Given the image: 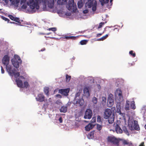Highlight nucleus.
Instances as JSON below:
<instances>
[{
  "label": "nucleus",
  "instance_id": "50",
  "mask_svg": "<svg viewBox=\"0 0 146 146\" xmlns=\"http://www.w3.org/2000/svg\"><path fill=\"white\" fill-rule=\"evenodd\" d=\"M94 133V131H92L89 134V135L90 137L91 138L93 137Z\"/></svg>",
  "mask_w": 146,
  "mask_h": 146
},
{
  "label": "nucleus",
  "instance_id": "43",
  "mask_svg": "<svg viewBox=\"0 0 146 146\" xmlns=\"http://www.w3.org/2000/svg\"><path fill=\"white\" fill-rule=\"evenodd\" d=\"M102 127V125H100L98 124H97V129L98 131L100 130L101 129Z\"/></svg>",
  "mask_w": 146,
  "mask_h": 146
},
{
  "label": "nucleus",
  "instance_id": "12",
  "mask_svg": "<svg viewBox=\"0 0 146 146\" xmlns=\"http://www.w3.org/2000/svg\"><path fill=\"white\" fill-rule=\"evenodd\" d=\"M7 71L8 72L10 75H12L13 74V71H15V69H12L11 66L8 64L5 65Z\"/></svg>",
  "mask_w": 146,
  "mask_h": 146
},
{
  "label": "nucleus",
  "instance_id": "28",
  "mask_svg": "<svg viewBox=\"0 0 146 146\" xmlns=\"http://www.w3.org/2000/svg\"><path fill=\"white\" fill-rule=\"evenodd\" d=\"M15 71H13V74H12V75H10V76H13V75H14V77L15 78H17V77L19 76L20 75V73L19 72H17L15 73Z\"/></svg>",
  "mask_w": 146,
  "mask_h": 146
},
{
  "label": "nucleus",
  "instance_id": "45",
  "mask_svg": "<svg viewBox=\"0 0 146 146\" xmlns=\"http://www.w3.org/2000/svg\"><path fill=\"white\" fill-rule=\"evenodd\" d=\"M104 24L105 23L103 22L100 23L98 27V29H99L101 28L102 27V26L104 25Z\"/></svg>",
  "mask_w": 146,
  "mask_h": 146
},
{
  "label": "nucleus",
  "instance_id": "2",
  "mask_svg": "<svg viewBox=\"0 0 146 146\" xmlns=\"http://www.w3.org/2000/svg\"><path fill=\"white\" fill-rule=\"evenodd\" d=\"M104 117L105 119H108V121L109 123H112L114 120V111L109 108L106 109L104 111Z\"/></svg>",
  "mask_w": 146,
  "mask_h": 146
},
{
  "label": "nucleus",
  "instance_id": "4",
  "mask_svg": "<svg viewBox=\"0 0 146 146\" xmlns=\"http://www.w3.org/2000/svg\"><path fill=\"white\" fill-rule=\"evenodd\" d=\"M12 63L13 66L17 68L19 67V64L22 61L20 57L17 55H15V58L12 59Z\"/></svg>",
  "mask_w": 146,
  "mask_h": 146
},
{
  "label": "nucleus",
  "instance_id": "33",
  "mask_svg": "<svg viewBox=\"0 0 146 146\" xmlns=\"http://www.w3.org/2000/svg\"><path fill=\"white\" fill-rule=\"evenodd\" d=\"M83 4L81 1H79L78 3V7L80 9L83 6Z\"/></svg>",
  "mask_w": 146,
  "mask_h": 146
},
{
  "label": "nucleus",
  "instance_id": "35",
  "mask_svg": "<svg viewBox=\"0 0 146 146\" xmlns=\"http://www.w3.org/2000/svg\"><path fill=\"white\" fill-rule=\"evenodd\" d=\"M49 88L48 87H46L44 88V93L47 95H48L49 94Z\"/></svg>",
  "mask_w": 146,
  "mask_h": 146
},
{
  "label": "nucleus",
  "instance_id": "14",
  "mask_svg": "<svg viewBox=\"0 0 146 146\" xmlns=\"http://www.w3.org/2000/svg\"><path fill=\"white\" fill-rule=\"evenodd\" d=\"M56 1V0H48L46 5L47 4L49 8H53L54 7V2Z\"/></svg>",
  "mask_w": 146,
  "mask_h": 146
},
{
  "label": "nucleus",
  "instance_id": "55",
  "mask_svg": "<svg viewBox=\"0 0 146 146\" xmlns=\"http://www.w3.org/2000/svg\"><path fill=\"white\" fill-rule=\"evenodd\" d=\"M58 120L60 123H62V118L61 117H60L59 118Z\"/></svg>",
  "mask_w": 146,
  "mask_h": 146
},
{
  "label": "nucleus",
  "instance_id": "3",
  "mask_svg": "<svg viewBox=\"0 0 146 146\" xmlns=\"http://www.w3.org/2000/svg\"><path fill=\"white\" fill-rule=\"evenodd\" d=\"M66 7L69 11L72 10L75 12L77 10L76 4L74 3V0H69L68 4L66 5Z\"/></svg>",
  "mask_w": 146,
  "mask_h": 146
},
{
  "label": "nucleus",
  "instance_id": "23",
  "mask_svg": "<svg viewBox=\"0 0 146 146\" xmlns=\"http://www.w3.org/2000/svg\"><path fill=\"white\" fill-rule=\"evenodd\" d=\"M83 91L84 93L85 96H89L90 93L88 88L87 87H85L84 88Z\"/></svg>",
  "mask_w": 146,
  "mask_h": 146
},
{
  "label": "nucleus",
  "instance_id": "11",
  "mask_svg": "<svg viewBox=\"0 0 146 146\" xmlns=\"http://www.w3.org/2000/svg\"><path fill=\"white\" fill-rule=\"evenodd\" d=\"M45 97L42 94H38L36 98V100L40 102H42L44 100Z\"/></svg>",
  "mask_w": 146,
  "mask_h": 146
},
{
  "label": "nucleus",
  "instance_id": "17",
  "mask_svg": "<svg viewBox=\"0 0 146 146\" xmlns=\"http://www.w3.org/2000/svg\"><path fill=\"white\" fill-rule=\"evenodd\" d=\"M16 81L18 86L19 88H23V82L22 80L19 78L16 79Z\"/></svg>",
  "mask_w": 146,
  "mask_h": 146
},
{
  "label": "nucleus",
  "instance_id": "1",
  "mask_svg": "<svg viewBox=\"0 0 146 146\" xmlns=\"http://www.w3.org/2000/svg\"><path fill=\"white\" fill-rule=\"evenodd\" d=\"M27 0H21L20 4L22 5V9H25L27 8V6L28 5L32 11H34V10H35V9L36 10L39 9V3H42L43 4V6L45 7L46 6V3L48 1V0H28V1H27Z\"/></svg>",
  "mask_w": 146,
  "mask_h": 146
},
{
  "label": "nucleus",
  "instance_id": "64",
  "mask_svg": "<svg viewBox=\"0 0 146 146\" xmlns=\"http://www.w3.org/2000/svg\"><path fill=\"white\" fill-rule=\"evenodd\" d=\"M40 34H41V35H46V34L45 33H40Z\"/></svg>",
  "mask_w": 146,
  "mask_h": 146
},
{
  "label": "nucleus",
  "instance_id": "31",
  "mask_svg": "<svg viewBox=\"0 0 146 146\" xmlns=\"http://www.w3.org/2000/svg\"><path fill=\"white\" fill-rule=\"evenodd\" d=\"M123 131L126 134L128 135H129V133L126 127H123Z\"/></svg>",
  "mask_w": 146,
  "mask_h": 146
},
{
  "label": "nucleus",
  "instance_id": "16",
  "mask_svg": "<svg viewBox=\"0 0 146 146\" xmlns=\"http://www.w3.org/2000/svg\"><path fill=\"white\" fill-rule=\"evenodd\" d=\"M84 103V100L82 99H80L77 100L74 104L76 106H82Z\"/></svg>",
  "mask_w": 146,
  "mask_h": 146
},
{
  "label": "nucleus",
  "instance_id": "25",
  "mask_svg": "<svg viewBox=\"0 0 146 146\" xmlns=\"http://www.w3.org/2000/svg\"><path fill=\"white\" fill-rule=\"evenodd\" d=\"M67 0H62L61 1V0H58L57 3L59 5H63L66 3Z\"/></svg>",
  "mask_w": 146,
  "mask_h": 146
},
{
  "label": "nucleus",
  "instance_id": "37",
  "mask_svg": "<svg viewBox=\"0 0 146 146\" xmlns=\"http://www.w3.org/2000/svg\"><path fill=\"white\" fill-rule=\"evenodd\" d=\"M122 143L123 144L125 145H128L129 144V142L128 141L125 140H122Z\"/></svg>",
  "mask_w": 146,
  "mask_h": 146
},
{
  "label": "nucleus",
  "instance_id": "49",
  "mask_svg": "<svg viewBox=\"0 0 146 146\" xmlns=\"http://www.w3.org/2000/svg\"><path fill=\"white\" fill-rule=\"evenodd\" d=\"M8 17H9L10 19L13 21H14V19H15V17L13 16V15H9L8 16Z\"/></svg>",
  "mask_w": 146,
  "mask_h": 146
},
{
  "label": "nucleus",
  "instance_id": "22",
  "mask_svg": "<svg viewBox=\"0 0 146 146\" xmlns=\"http://www.w3.org/2000/svg\"><path fill=\"white\" fill-rule=\"evenodd\" d=\"M134 129L136 130H139L140 129V128L138 124V122L137 121L134 120Z\"/></svg>",
  "mask_w": 146,
  "mask_h": 146
},
{
  "label": "nucleus",
  "instance_id": "21",
  "mask_svg": "<svg viewBox=\"0 0 146 146\" xmlns=\"http://www.w3.org/2000/svg\"><path fill=\"white\" fill-rule=\"evenodd\" d=\"M11 4L15 6H18L20 0H10Z\"/></svg>",
  "mask_w": 146,
  "mask_h": 146
},
{
  "label": "nucleus",
  "instance_id": "60",
  "mask_svg": "<svg viewBox=\"0 0 146 146\" xmlns=\"http://www.w3.org/2000/svg\"><path fill=\"white\" fill-rule=\"evenodd\" d=\"M113 0H110V3H111V5H112V2L113 1Z\"/></svg>",
  "mask_w": 146,
  "mask_h": 146
},
{
  "label": "nucleus",
  "instance_id": "6",
  "mask_svg": "<svg viewBox=\"0 0 146 146\" xmlns=\"http://www.w3.org/2000/svg\"><path fill=\"white\" fill-rule=\"evenodd\" d=\"M92 115V111L90 109H87L85 112L84 116V118L85 119H90Z\"/></svg>",
  "mask_w": 146,
  "mask_h": 146
},
{
  "label": "nucleus",
  "instance_id": "20",
  "mask_svg": "<svg viewBox=\"0 0 146 146\" xmlns=\"http://www.w3.org/2000/svg\"><path fill=\"white\" fill-rule=\"evenodd\" d=\"M94 126V125L92 124L91 123H90L85 127V130L86 131H89L90 130L92 129Z\"/></svg>",
  "mask_w": 146,
  "mask_h": 146
},
{
  "label": "nucleus",
  "instance_id": "29",
  "mask_svg": "<svg viewBox=\"0 0 146 146\" xmlns=\"http://www.w3.org/2000/svg\"><path fill=\"white\" fill-rule=\"evenodd\" d=\"M130 105L131 108V109L134 110L136 108V106L134 101H132L131 102Z\"/></svg>",
  "mask_w": 146,
  "mask_h": 146
},
{
  "label": "nucleus",
  "instance_id": "41",
  "mask_svg": "<svg viewBox=\"0 0 146 146\" xmlns=\"http://www.w3.org/2000/svg\"><path fill=\"white\" fill-rule=\"evenodd\" d=\"M14 20V21H15L16 22H17L19 24H21V23L20 22L19 18L15 17V19Z\"/></svg>",
  "mask_w": 146,
  "mask_h": 146
},
{
  "label": "nucleus",
  "instance_id": "56",
  "mask_svg": "<svg viewBox=\"0 0 146 146\" xmlns=\"http://www.w3.org/2000/svg\"><path fill=\"white\" fill-rule=\"evenodd\" d=\"M56 97H58L59 98H62L61 96L59 94H57L56 95Z\"/></svg>",
  "mask_w": 146,
  "mask_h": 146
},
{
  "label": "nucleus",
  "instance_id": "8",
  "mask_svg": "<svg viewBox=\"0 0 146 146\" xmlns=\"http://www.w3.org/2000/svg\"><path fill=\"white\" fill-rule=\"evenodd\" d=\"M70 88H67L64 89H60L58 90L59 93L64 96H67L69 92Z\"/></svg>",
  "mask_w": 146,
  "mask_h": 146
},
{
  "label": "nucleus",
  "instance_id": "19",
  "mask_svg": "<svg viewBox=\"0 0 146 146\" xmlns=\"http://www.w3.org/2000/svg\"><path fill=\"white\" fill-rule=\"evenodd\" d=\"M70 104H69V103H68L66 105L67 106H62L61 108H60V111L61 112H66L67 110V106H68V105L70 106Z\"/></svg>",
  "mask_w": 146,
  "mask_h": 146
},
{
  "label": "nucleus",
  "instance_id": "40",
  "mask_svg": "<svg viewBox=\"0 0 146 146\" xmlns=\"http://www.w3.org/2000/svg\"><path fill=\"white\" fill-rule=\"evenodd\" d=\"M117 110H116V112L117 113H118L119 114H121V111L120 110V109L121 108L120 106V105L119 106L118 108H117Z\"/></svg>",
  "mask_w": 146,
  "mask_h": 146
},
{
  "label": "nucleus",
  "instance_id": "57",
  "mask_svg": "<svg viewBox=\"0 0 146 146\" xmlns=\"http://www.w3.org/2000/svg\"><path fill=\"white\" fill-rule=\"evenodd\" d=\"M102 33H98L97 35L96 36L97 37H100L102 35Z\"/></svg>",
  "mask_w": 146,
  "mask_h": 146
},
{
  "label": "nucleus",
  "instance_id": "52",
  "mask_svg": "<svg viewBox=\"0 0 146 146\" xmlns=\"http://www.w3.org/2000/svg\"><path fill=\"white\" fill-rule=\"evenodd\" d=\"M80 94V93L79 92H78L76 93V94L75 96L76 97H77L79 96Z\"/></svg>",
  "mask_w": 146,
  "mask_h": 146
},
{
  "label": "nucleus",
  "instance_id": "36",
  "mask_svg": "<svg viewBox=\"0 0 146 146\" xmlns=\"http://www.w3.org/2000/svg\"><path fill=\"white\" fill-rule=\"evenodd\" d=\"M92 102L94 104H96L97 103V99L96 97H93L92 99Z\"/></svg>",
  "mask_w": 146,
  "mask_h": 146
},
{
  "label": "nucleus",
  "instance_id": "15",
  "mask_svg": "<svg viewBox=\"0 0 146 146\" xmlns=\"http://www.w3.org/2000/svg\"><path fill=\"white\" fill-rule=\"evenodd\" d=\"M134 120H129L128 122V125L129 129L133 131L134 130Z\"/></svg>",
  "mask_w": 146,
  "mask_h": 146
},
{
  "label": "nucleus",
  "instance_id": "62",
  "mask_svg": "<svg viewBox=\"0 0 146 146\" xmlns=\"http://www.w3.org/2000/svg\"><path fill=\"white\" fill-rule=\"evenodd\" d=\"M109 1V0H106V3H107Z\"/></svg>",
  "mask_w": 146,
  "mask_h": 146
},
{
  "label": "nucleus",
  "instance_id": "9",
  "mask_svg": "<svg viewBox=\"0 0 146 146\" xmlns=\"http://www.w3.org/2000/svg\"><path fill=\"white\" fill-rule=\"evenodd\" d=\"M10 60V57L8 55L4 56L2 60V62L5 65L8 64Z\"/></svg>",
  "mask_w": 146,
  "mask_h": 146
},
{
  "label": "nucleus",
  "instance_id": "10",
  "mask_svg": "<svg viewBox=\"0 0 146 146\" xmlns=\"http://www.w3.org/2000/svg\"><path fill=\"white\" fill-rule=\"evenodd\" d=\"M105 30L106 31H109V32H114L115 33H117L119 31V29L116 27L112 29L111 27H106Z\"/></svg>",
  "mask_w": 146,
  "mask_h": 146
},
{
  "label": "nucleus",
  "instance_id": "24",
  "mask_svg": "<svg viewBox=\"0 0 146 146\" xmlns=\"http://www.w3.org/2000/svg\"><path fill=\"white\" fill-rule=\"evenodd\" d=\"M62 38L63 39H66L68 40L69 39H73L75 40L76 39V37L73 36H65L62 37Z\"/></svg>",
  "mask_w": 146,
  "mask_h": 146
},
{
  "label": "nucleus",
  "instance_id": "63",
  "mask_svg": "<svg viewBox=\"0 0 146 146\" xmlns=\"http://www.w3.org/2000/svg\"><path fill=\"white\" fill-rule=\"evenodd\" d=\"M104 99H105V101H106V98H105V97H103V101H104Z\"/></svg>",
  "mask_w": 146,
  "mask_h": 146
},
{
  "label": "nucleus",
  "instance_id": "59",
  "mask_svg": "<svg viewBox=\"0 0 146 146\" xmlns=\"http://www.w3.org/2000/svg\"><path fill=\"white\" fill-rule=\"evenodd\" d=\"M45 50V48H44L39 51H44Z\"/></svg>",
  "mask_w": 146,
  "mask_h": 146
},
{
  "label": "nucleus",
  "instance_id": "54",
  "mask_svg": "<svg viewBox=\"0 0 146 146\" xmlns=\"http://www.w3.org/2000/svg\"><path fill=\"white\" fill-rule=\"evenodd\" d=\"M1 73L2 74H3V73H4V72H5L2 66H1Z\"/></svg>",
  "mask_w": 146,
  "mask_h": 146
},
{
  "label": "nucleus",
  "instance_id": "18",
  "mask_svg": "<svg viewBox=\"0 0 146 146\" xmlns=\"http://www.w3.org/2000/svg\"><path fill=\"white\" fill-rule=\"evenodd\" d=\"M115 129L117 133H121L122 132V130L118 124H116L115 125Z\"/></svg>",
  "mask_w": 146,
  "mask_h": 146
},
{
  "label": "nucleus",
  "instance_id": "32",
  "mask_svg": "<svg viewBox=\"0 0 146 146\" xmlns=\"http://www.w3.org/2000/svg\"><path fill=\"white\" fill-rule=\"evenodd\" d=\"M86 4L87 5L88 8H90L93 6L94 5V3L93 2L90 1L88 3H86Z\"/></svg>",
  "mask_w": 146,
  "mask_h": 146
},
{
  "label": "nucleus",
  "instance_id": "7",
  "mask_svg": "<svg viewBox=\"0 0 146 146\" xmlns=\"http://www.w3.org/2000/svg\"><path fill=\"white\" fill-rule=\"evenodd\" d=\"M114 101L113 98L112 94L108 96V101L107 106L109 107H110L113 104Z\"/></svg>",
  "mask_w": 146,
  "mask_h": 146
},
{
  "label": "nucleus",
  "instance_id": "39",
  "mask_svg": "<svg viewBox=\"0 0 146 146\" xmlns=\"http://www.w3.org/2000/svg\"><path fill=\"white\" fill-rule=\"evenodd\" d=\"M129 54L133 57H134L136 56V54L135 52H133V51L131 50L129 52Z\"/></svg>",
  "mask_w": 146,
  "mask_h": 146
},
{
  "label": "nucleus",
  "instance_id": "48",
  "mask_svg": "<svg viewBox=\"0 0 146 146\" xmlns=\"http://www.w3.org/2000/svg\"><path fill=\"white\" fill-rule=\"evenodd\" d=\"M49 31H51L54 32L56 30V28L53 27L49 28L48 29Z\"/></svg>",
  "mask_w": 146,
  "mask_h": 146
},
{
  "label": "nucleus",
  "instance_id": "34",
  "mask_svg": "<svg viewBox=\"0 0 146 146\" xmlns=\"http://www.w3.org/2000/svg\"><path fill=\"white\" fill-rule=\"evenodd\" d=\"M66 81L68 82L70 81L71 78V76H69L68 74H66Z\"/></svg>",
  "mask_w": 146,
  "mask_h": 146
},
{
  "label": "nucleus",
  "instance_id": "46",
  "mask_svg": "<svg viewBox=\"0 0 146 146\" xmlns=\"http://www.w3.org/2000/svg\"><path fill=\"white\" fill-rule=\"evenodd\" d=\"M100 1L101 3V4L102 6H103L104 4H106V0H99Z\"/></svg>",
  "mask_w": 146,
  "mask_h": 146
},
{
  "label": "nucleus",
  "instance_id": "27",
  "mask_svg": "<svg viewBox=\"0 0 146 146\" xmlns=\"http://www.w3.org/2000/svg\"><path fill=\"white\" fill-rule=\"evenodd\" d=\"M97 2L95 1L94 3V5L92 6V10L93 11H95L96 9Z\"/></svg>",
  "mask_w": 146,
  "mask_h": 146
},
{
  "label": "nucleus",
  "instance_id": "38",
  "mask_svg": "<svg viewBox=\"0 0 146 146\" xmlns=\"http://www.w3.org/2000/svg\"><path fill=\"white\" fill-rule=\"evenodd\" d=\"M88 41L86 40H84L80 41V43L81 45H84L86 44Z\"/></svg>",
  "mask_w": 146,
  "mask_h": 146
},
{
  "label": "nucleus",
  "instance_id": "47",
  "mask_svg": "<svg viewBox=\"0 0 146 146\" xmlns=\"http://www.w3.org/2000/svg\"><path fill=\"white\" fill-rule=\"evenodd\" d=\"M1 18L3 20H5L6 21H7L8 23L10 21L9 19L3 16H2Z\"/></svg>",
  "mask_w": 146,
  "mask_h": 146
},
{
  "label": "nucleus",
  "instance_id": "61",
  "mask_svg": "<svg viewBox=\"0 0 146 146\" xmlns=\"http://www.w3.org/2000/svg\"><path fill=\"white\" fill-rule=\"evenodd\" d=\"M128 145H129V146H133L132 144L131 143H129V144H128Z\"/></svg>",
  "mask_w": 146,
  "mask_h": 146
},
{
  "label": "nucleus",
  "instance_id": "51",
  "mask_svg": "<svg viewBox=\"0 0 146 146\" xmlns=\"http://www.w3.org/2000/svg\"><path fill=\"white\" fill-rule=\"evenodd\" d=\"M96 118L95 117H93L92 119L91 120V121L92 123H94L96 121Z\"/></svg>",
  "mask_w": 146,
  "mask_h": 146
},
{
  "label": "nucleus",
  "instance_id": "53",
  "mask_svg": "<svg viewBox=\"0 0 146 146\" xmlns=\"http://www.w3.org/2000/svg\"><path fill=\"white\" fill-rule=\"evenodd\" d=\"M88 9H86L83 11V12L84 13L86 14L88 13Z\"/></svg>",
  "mask_w": 146,
  "mask_h": 146
},
{
  "label": "nucleus",
  "instance_id": "13",
  "mask_svg": "<svg viewBox=\"0 0 146 146\" xmlns=\"http://www.w3.org/2000/svg\"><path fill=\"white\" fill-rule=\"evenodd\" d=\"M115 94L116 96H117L119 97V101L122 100L123 97L122 95V92L120 89L118 88L116 90L115 92Z\"/></svg>",
  "mask_w": 146,
  "mask_h": 146
},
{
  "label": "nucleus",
  "instance_id": "26",
  "mask_svg": "<svg viewBox=\"0 0 146 146\" xmlns=\"http://www.w3.org/2000/svg\"><path fill=\"white\" fill-rule=\"evenodd\" d=\"M130 102L129 101L127 100L126 101V103L125 107V110H129Z\"/></svg>",
  "mask_w": 146,
  "mask_h": 146
},
{
  "label": "nucleus",
  "instance_id": "42",
  "mask_svg": "<svg viewBox=\"0 0 146 146\" xmlns=\"http://www.w3.org/2000/svg\"><path fill=\"white\" fill-rule=\"evenodd\" d=\"M97 121L99 123H102V121L101 119V117L100 116L98 115L97 117Z\"/></svg>",
  "mask_w": 146,
  "mask_h": 146
},
{
  "label": "nucleus",
  "instance_id": "30",
  "mask_svg": "<svg viewBox=\"0 0 146 146\" xmlns=\"http://www.w3.org/2000/svg\"><path fill=\"white\" fill-rule=\"evenodd\" d=\"M108 36V34H106L105 36H104L98 39L97 40L98 41H103Z\"/></svg>",
  "mask_w": 146,
  "mask_h": 146
},
{
  "label": "nucleus",
  "instance_id": "44",
  "mask_svg": "<svg viewBox=\"0 0 146 146\" xmlns=\"http://www.w3.org/2000/svg\"><path fill=\"white\" fill-rule=\"evenodd\" d=\"M24 87L27 88L29 86V84L28 82L27 81L24 82Z\"/></svg>",
  "mask_w": 146,
  "mask_h": 146
},
{
  "label": "nucleus",
  "instance_id": "5",
  "mask_svg": "<svg viewBox=\"0 0 146 146\" xmlns=\"http://www.w3.org/2000/svg\"><path fill=\"white\" fill-rule=\"evenodd\" d=\"M108 142L115 146L119 145V140L114 136H109L107 139Z\"/></svg>",
  "mask_w": 146,
  "mask_h": 146
},
{
  "label": "nucleus",
  "instance_id": "58",
  "mask_svg": "<svg viewBox=\"0 0 146 146\" xmlns=\"http://www.w3.org/2000/svg\"><path fill=\"white\" fill-rule=\"evenodd\" d=\"M144 142H142L139 146H145Z\"/></svg>",
  "mask_w": 146,
  "mask_h": 146
}]
</instances>
